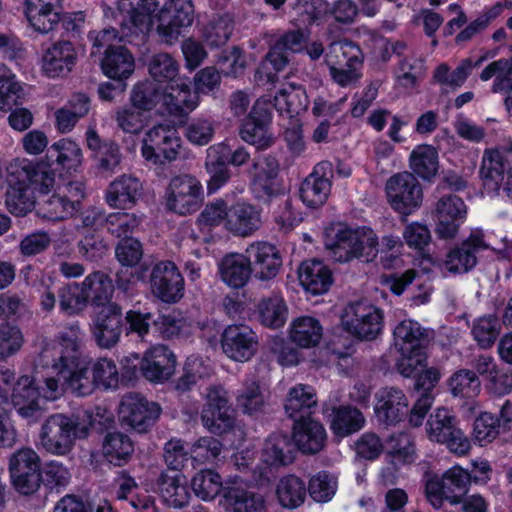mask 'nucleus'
<instances>
[{"label": "nucleus", "mask_w": 512, "mask_h": 512, "mask_svg": "<svg viewBox=\"0 0 512 512\" xmlns=\"http://www.w3.org/2000/svg\"><path fill=\"white\" fill-rule=\"evenodd\" d=\"M472 68L473 62L469 58L462 60L453 71H450V68L446 63H442L435 69L434 78L442 86L455 90L464 84L470 75Z\"/></svg>", "instance_id": "nucleus-56"}, {"label": "nucleus", "mask_w": 512, "mask_h": 512, "mask_svg": "<svg viewBox=\"0 0 512 512\" xmlns=\"http://www.w3.org/2000/svg\"><path fill=\"white\" fill-rule=\"evenodd\" d=\"M269 124L270 122L247 118L241 129L242 139L258 148L270 146L273 138L269 130Z\"/></svg>", "instance_id": "nucleus-60"}, {"label": "nucleus", "mask_w": 512, "mask_h": 512, "mask_svg": "<svg viewBox=\"0 0 512 512\" xmlns=\"http://www.w3.org/2000/svg\"><path fill=\"white\" fill-rule=\"evenodd\" d=\"M414 281H416V286L411 298L413 304L417 306L426 304L433 291L432 285L429 281L422 280L414 269L381 277L382 285L395 295H401Z\"/></svg>", "instance_id": "nucleus-29"}, {"label": "nucleus", "mask_w": 512, "mask_h": 512, "mask_svg": "<svg viewBox=\"0 0 512 512\" xmlns=\"http://www.w3.org/2000/svg\"><path fill=\"white\" fill-rule=\"evenodd\" d=\"M102 452L112 464L121 466L128 462L134 452V443L122 432L107 433L103 440Z\"/></svg>", "instance_id": "nucleus-47"}, {"label": "nucleus", "mask_w": 512, "mask_h": 512, "mask_svg": "<svg viewBox=\"0 0 512 512\" xmlns=\"http://www.w3.org/2000/svg\"><path fill=\"white\" fill-rule=\"evenodd\" d=\"M222 452V444L211 436L197 439L190 448V457L197 464L214 462Z\"/></svg>", "instance_id": "nucleus-64"}, {"label": "nucleus", "mask_w": 512, "mask_h": 512, "mask_svg": "<svg viewBox=\"0 0 512 512\" xmlns=\"http://www.w3.org/2000/svg\"><path fill=\"white\" fill-rule=\"evenodd\" d=\"M142 193L141 182L132 175H121L113 180L106 191L107 204L114 209H130Z\"/></svg>", "instance_id": "nucleus-30"}, {"label": "nucleus", "mask_w": 512, "mask_h": 512, "mask_svg": "<svg viewBox=\"0 0 512 512\" xmlns=\"http://www.w3.org/2000/svg\"><path fill=\"white\" fill-rule=\"evenodd\" d=\"M160 414L161 408L158 404L134 393L125 395L119 408L121 424L139 433L148 431Z\"/></svg>", "instance_id": "nucleus-14"}, {"label": "nucleus", "mask_w": 512, "mask_h": 512, "mask_svg": "<svg viewBox=\"0 0 512 512\" xmlns=\"http://www.w3.org/2000/svg\"><path fill=\"white\" fill-rule=\"evenodd\" d=\"M395 347L399 352L409 353L425 349L428 334L417 321L406 319L394 328Z\"/></svg>", "instance_id": "nucleus-40"}, {"label": "nucleus", "mask_w": 512, "mask_h": 512, "mask_svg": "<svg viewBox=\"0 0 512 512\" xmlns=\"http://www.w3.org/2000/svg\"><path fill=\"white\" fill-rule=\"evenodd\" d=\"M203 200L201 182L190 174L171 178L165 194L166 208L179 215L195 212Z\"/></svg>", "instance_id": "nucleus-11"}, {"label": "nucleus", "mask_w": 512, "mask_h": 512, "mask_svg": "<svg viewBox=\"0 0 512 512\" xmlns=\"http://www.w3.org/2000/svg\"><path fill=\"white\" fill-rule=\"evenodd\" d=\"M45 161L47 168L43 169L55 178V171L77 172L83 164L84 157L81 147L75 141L63 138L50 146Z\"/></svg>", "instance_id": "nucleus-24"}, {"label": "nucleus", "mask_w": 512, "mask_h": 512, "mask_svg": "<svg viewBox=\"0 0 512 512\" xmlns=\"http://www.w3.org/2000/svg\"><path fill=\"white\" fill-rule=\"evenodd\" d=\"M478 176L486 193L502 192L512 199V142L507 146L484 149Z\"/></svg>", "instance_id": "nucleus-4"}, {"label": "nucleus", "mask_w": 512, "mask_h": 512, "mask_svg": "<svg viewBox=\"0 0 512 512\" xmlns=\"http://www.w3.org/2000/svg\"><path fill=\"white\" fill-rule=\"evenodd\" d=\"M224 354L233 361H249L257 352L258 337L247 325H229L221 338Z\"/></svg>", "instance_id": "nucleus-18"}, {"label": "nucleus", "mask_w": 512, "mask_h": 512, "mask_svg": "<svg viewBox=\"0 0 512 512\" xmlns=\"http://www.w3.org/2000/svg\"><path fill=\"white\" fill-rule=\"evenodd\" d=\"M150 281L152 293L163 302L174 303L183 296V277L170 261L157 263L152 270Z\"/></svg>", "instance_id": "nucleus-20"}, {"label": "nucleus", "mask_w": 512, "mask_h": 512, "mask_svg": "<svg viewBox=\"0 0 512 512\" xmlns=\"http://www.w3.org/2000/svg\"><path fill=\"white\" fill-rule=\"evenodd\" d=\"M456 427L455 416L446 408H437L430 414L425 430L431 442L441 444Z\"/></svg>", "instance_id": "nucleus-51"}, {"label": "nucleus", "mask_w": 512, "mask_h": 512, "mask_svg": "<svg viewBox=\"0 0 512 512\" xmlns=\"http://www.w3.org/2000/svg\"><path fill=\"white\" fill-rule=\"evenodd\" d=\"M190 485L198 499L212 502L225 494L227 479L223 481L221 475L212 469H202L193 475Z\"/></svg>", "instance_id": "nucleus-42"}, {"label": "nucleus", "mask_w": 512, "mask_h": 512, "mask_svg": "<svg viewBox=\"0 0 512 512\" xmlns=\"http://www.w3.org/2000/svg\"><path fill=\"white\" fill-rule=\"evenodd\" d=\"M158 489L161 498L170 507L182 508L189 503L187 479L181 472H162L158 479Z\"/></svg>", "instance_id": "nucleus-37"}, {"label": "nucleus", "mask_w": 512, "mask_h": 512, "mask_svg": "<svg viewBox=\"0 0 512 512\" xmlns=\"http://www.w3.org/2000/svg\"><path fill=\"white\" fill-rule=\"evenodd\" d=\"M245 255L251 272L260 280L273 279L282 267L279 250L268 242L256 241L249 244L245 249Z\"/></svg>", "instance_id": "nucleus-22"}, {"label": "nucleus", "mask_w": 512, "mask_h": 512, "mask_svg": "<svg viewBox=\"0 0 512 512\" xmlns=\"http://www.w3.org/2000/svg\"><path fill=\"white\" fill-rule=\"evenodd\" d=\"M176 356L164 345H155L145 351L141 359V374L150 382L163 383L176 370Z\"/></svg>", "instance_id": "nucleus-23"}, {"label": "nucleus", "mask_w": 512, "mask_h": 512, "mask_svg": "<svg viewBox=\"0 0 512 512\" xmlns=\"http://www.w3.org/2000/svg\"><path fill=\"white\" fill-rule=\"evenodd\" d=\"M259 321L266 327H282L288 317V307L280 295L262 299L257 306Z\"/></svg>", "instance_id": "nucleus-50"}, {"label": "nucleus", "mask_w": 512, "mask_h": 512, "mask_svg": "<svg viewBox=\"0 0 512 512\" xmlns=\"http://www.w3.org/2000/svg\"><path fill=\"white\" fill-rule=\"evenodd\" d=\"M223 503L228 512H269V503L266 497L261 493L246 489L237 476L227 478Z\"/></svg>", "instance_id": "nucleus-19"}, {"label": "nucleus", "mask_w": 512, "mask_h": 512, "mask_svg": "<svg viewBox=\"0 0 512 512\" xmlns=\"http://www.w3.org/2000/svg\"><path fill=\"white\" fill-rule=\"evenodd\" d=\"M489 247L482 230H474L460 246L448 252L442 264V269L450 274L467 273L477 264L476 254L489 249Z\"/></svg>", "instance_id": "nucleus-17"}, {"label": "nucleus", "mask_w": 512, "mask_h": 512, "mask_svg": "<svg viewBox=\"0 0 512 512\" xmlns=\"http://www.w3.org/2000/svg\"><path fill=\"white\" fill-rule=\"evenodd\" d=\"M10 383L8 398L0 397V402L10 403L23 418L37 419L41 416L44 411V402L40 395V388L34 384V379L22 376L15 383L13 378Z\"/></svg>", "instance_id": "nucleus-16"}, {"label": "nucleus", "mask_w": 512, "mask_h": 512, "mask_svg": "<svg viewBox=\"0 0 512 512\" xmlns=\"http://www.w3.org/2000/svg\"><path fill=\"white\" fill-rule=\"evenodd\" d=\"M260 460L268 467H281L292 463L294 456L289 438L281 434L270 435L263 443Z\"/></svg>", "instance_id": "nucleus-43"}, {"label": "nucleus", "mask_w": 512, "mask_h": 512, "mask_svg": "<svg viewBox=\"0 0 512 512\" xmlns=\"http://www.w3.org/2000/svg\"><path fill=\"white\" fill-rule=\"evenodd\" d=\"M440 378V370L434 367L427 368L418 374L416 379V387L418 389H423L425 392L417 399L411 409L409 422L412 426L418 427L422 424L434 400L429 391H431L436 386Z\"/></svg>", "instance_id": "nucleus-35"}, {"label": "nucleus", "mask_w": 512, "mask_h": 512, "mask_svg": "<svg viewBox=\"0 0 512 512\" xmlns=\"http://www.w3.org/2000/svg\"><path fill=\"white\" fill-rule=\"evenodd\" d=\"M385 190L390 206L404 216L412 214L422 204V186L413 173L406 171L391 176Z\"/></svg>", "instance_id": "nucleus-12"}, {"label": "nucleus", "mask_w": 512, "mask_h": 512, "mask_svg": "<svg viewBox=\"0 0 512 512\" xmlns=\"http://www.w3.org/2000/svg\"><path fill=\"white\" fill-rule=\"evenodd\" d=\"M163 88L154 81H145L134 86L130 103L139 110L147 113L157 105H162Z\"/></svg>", "instance_id": "nucleus-52"}, {"label": "nucleus", "mask_w": 512, "mask_h": 512, "mask_svg": "<svg viewBox=\"0 0 512 512\" xmlns=\"http://www.w3.org/2000/svg\"><path fill=\"white\" fill-rule=\"evenodd\" d=\"M157 33L168 44L175 43L193 24L195 9L191 0H166L158 11Z\"/></svg>", "instance_id": "nucleus-10"}, {"label": "nucleus", "mask_w": 512, "mask_h": 512, "mask_svg": "<svg viewBox=\"0 0 512 512\" xmlns=\"http://www.w3.org/2000/svg\"><path fill=\"white\" fill-rule=\"evenodd\" d=\"M409 167L423 180L433 179L439 169L438 151L432 145H417L410 153Z\"/></svg>", "instance_id": "nucleus-46"}, {"label": "nucleus", "mask_w": 512, "mask_h": 512, "mask_svg": "<svg viewBox=\"0 0 512 512\" xmlns=\"http://www.w3.org/2000/svg\"><path fill=\"white\" fill-rule=\"evenodd\" d=\"M12 484L22 494L36 491L40 483V458L31 448L16 451L9 460Z\"/></svg>", "instance_id": "nucleus-15"}, {"label": "nucleus", "mask_w": 512, "mask_h": 512, "mask_svg": "<svg viewBox=\"0 0 512 512\" xmlns=\"http://www.w3.org/2000/svg\"><path fill=\"white\" fill-rule=\"evenodd\" d=\"M180 137L175 126L159 124L150 128L143 140L141 154L153 164L176 159L180 150Z\"/></svg>", "instance_id": "nucleus-13"}, {"label": "nucleus", "mask_w": 512, "mask_h": 512, "mask_svg": "<svg viewBox=\"0 0 512 512\" xmlns=\"http://www.w3.org/2000/svg\"><path fill=\"white\" fill-rule=\"evenodd\" d=\"M122 309L116 303L101 308L96 315L92 328L97 344L109 349L116 345L121 336Z\"/></svg>", "instance_id": "nucleus-26"}, {"label": "nucleus", "mask_w": 512, "mask_h": 512, "mask_svg": "<svg viewBox=\"0 0 512 512\" xmlns=\"http://www.w3.org/2000/svg\"><path fill=\"white\" fill-rule=\"evenodd\" d=\"M7 183L6 208L15 216H25L35 206V191L49 194L55 186V178L31 160L17 158L7 166Z\"/></svg>", "instance_id": "nucleus-2"}, {"label": "nucleus", "mask_w": 512, "mask_h": 512, "mask_svg": "<svg viewBox=\"0 0 512 512\" xmlns=\"http://www.w3.org/2000/svg\"><path fill=\"white\" fill-rule=\"evenodd\" d=\"M158 11L157 0H139L129 12V20L136 31L147 33L158 23Z\"/></svg>", "instance_id": "nucleus-53"}, {"label": "nucleus", "mask_w": 512, "mask_h": 512, "mask_svg": "<svg viewBox=\"0 0 512 512\" xmlns=\"http://www.w3.org/2000/svg\"><path fill=\"white\" fill-rule=\"evenodd\" d=\"M325 60L327 65H361V51L351 41H337L330 44Z\"/></svg>", "instance_id": "nucleus-54"}, {"label": "nucleus", "mask_w": 512, "mask_h": 512, "mask_svg": "<svg viewBox=\"0 0 512 512\" xmlns=\"http://www.w3.org/2000/svg\"><path fill=\"white\" fill-rule=\"evenodd\" d=\"M115 120L118 128L123 132L137 134L147 124L148 115L131 104L118 109L115 113Z\"/></svg>", "instance_id": "nucleus-62"}, {"label": "nucleus", "mask_w": 512, "mask_h": 512, "mask_svg": "<svg viewBox=\"0 0 512 512\" xmlns=\"http://www.w3.org/2000/svg\"><path fill=\"white\" fill-rule=\"evenodd\" d=\"M221 280L231 288L244 287L250 280L251 269L245 254L230 253L218 263Z\"/></svg>", "instance_id": "nucleus-38"}, {"label": "nucleus", "mask_w": 512, "mask_h": 512, "mask_svg": "<svg viewBox=\"0 0 512 512\" xmlns=\"http://www.w3.org/2000/svg\"><path fill=\"white\" fill-rule=\"evenodd\" d=\"M298 279L303 289L311 295L326 293L332 283L331 270L319 260H306L298 269Z\"/></svg>", "instance_id": "nucleus-32"}, {"label": "nucleus", "mask_w": 512, "mask_h": 512, "mask_svg": "<svg viewBox=\"0 0 512 512\" xmlns=\"http://www.w3.org/2000/svg\"><path fill=\"white\" fill-rule=\"evenodd\" d=\"M201 421L213 434L223 435L236 428L235 411L230 404L228 392L223 387L208 388Z\"/></svg>", "instance_id": "nucleus-8"}, {"label": "nucleus", "mask_w": 512, "mask_h": 512, "mask_svg": "<svg viewBox=\"0 0 512 512\" xmlns=\"http://www.w3.org/2000/svg\"><path fill=\"white\" fill-rule=\"evenodd\" d=\"M309 101L305 89L296 84L281 88L274 97V106L280 114L294 117L306 111Z\"/></svg>", "instance_id": "nucleus-44"}, {"label": "nucleus", "mask_w": 512, "mask_h": 512, "mask_svg": "<svg viewBox=\"0 0 512 512\" xmlns=\"http://www.w3.org/2000/svg\"><path fill=\"white\" fill-rule=\"evenodd\" d=\"M261 226L260 211L253 205L238 202L229 208L226 230L236 236L252 235Z\"/></svg>", "instance_id": "nucleus-33"}, {"label": "nucleus", "mask_w": 512, "mask_h": 512, "mask_svg": "<svg viewBox=\"0 0 512 512\" xmlns=\"http://www.w3.org/2000/svg\"><path fill=\"white\" fill-rule=\"evenodd\" d=\"M327 439L324 426L312 418H301L293 426V440L306 454H316L323 449Z\"/></svg>", "instance_id": "nucleus-31"}, {"label": "nucleus", "mask_w": 512, "mask_h": 512, "mask_svg": "<svg viewBox=\"0 0 512 512\" xmlns=\"http://www.w3.org/2000/svg\"><path fill=\"white\" fill-rule=\"evenodd\" d=\"M383 312L367 301L347 304L340 315L341 327L360 340H374L383 330Z\"/></svg>", "instance_id": "nucleus-6"}, {"label": "nucleus", "mask_w": 512, "mask_h": 512, "mask_svg": "<svg viewBox=\"0 0 512 512\" xmlns=\"http://www.w3.org/2000/svg\"><path fill=\"white\" fill-rule=\"evenodd\" d=\"M323 337V326L312 316H300L292 320L289 326V339L301 348L317 346Z\"/></svg>", "instance_id": "nucleus-41"}, {"label": "nucleus", "mask_w": 512, "mask_h": 512, "mask_svg": "<svg viewBox=\"0 0 512 512\" xmlns=\"http://www.w3.org/2000/svg\"><path fill=\"white\" fill-rule=\"evenodd\" d=\"M86 300L89 299L97 306L103 308L110 304L114 292L112 280L102 272L89 274L81 284Z\"/></svg>", "instance_id": "nucleus-48"}, {"label": "nucleus", "mask_w": 512, "mask_h": 512, "mask_svg": "<svg viewBox=\"0 0 512 512\" xmlns=\"http://www.w3.org/2000/svg\"><path fill=\"white\" fill-rule=\"evenodd\" d=\"M364 425L365 418L356 408L341 406L333 410L330 428L337 437H347L361 430Z\"/></svg>", "instance_id": "nucleus-49"}, {"label": "nucleus", "mask_w": 512, "mask_h": 512, "mask_svg": "<svg viewBox=\"0 0 512 512\" xmlns=\"http://www.w3.org/2000/svg\"><path fill=\"white\" fill-rule=\"evenodd\" d=\"M307 487L305 482L295 475L281 477L275 485V496L278 503L288 509H294L305 501Z\"/></svg>", "instance_id": "nucleus-45"}, {"label": "nucleus", "mask_w": 512, "mask_h": 512, "mask_svg": "<svg viewBox=\"0 0 512 512\" xmlns=\"http://www.w3.org/2000/svg\"><path fill=\"white\" fill-rule=\"evenodd\" d=\"M54 193L41 204L38 214L49 221H60L73 216L79 211L81 201L85 198V186L81 181H71L56 185Z\"/></svg>", "instance_id": "nucleus-9"}, {"label": "nucleus", "mask_w": 512, "mask_h": 512, "mask_svg": "<svg viewBox=\"0 0 512 512\" xmlns=\"http://www.w3.org/2000/svg\"><path fill=\"white\" fill-rule=\"evenodd\" d=\"M161 97L162 106L171 115L190 112L198 106V95L190 90L188 83L183 79H177L175 83L167 85Z\"/></svg>", "instance_id": "nucleus-34"}, {"label": "nucleus", "mask_w": 512, "mask_h": 512, "mask_svg": "<svg viewBox=\"0 0 512 512\" xmlns=\"http://www.w3.org/2000/svg\"><path fill=\"white\" fill-rule=\"evenodd\" d=\"M100 66L106 77L123 81L133 74L135 60L133 55L123 46L110 47L105 50Z\"/></svg>", "instance_id": "nucleus-36"}, {"label": "nucleus", "mask_w": 512, "mask_h": 512, "mask_svg": "<svg viewBox=\"0 0 512 512\" xmlns=\"http://www.w3.org/2000/svg\"><path fill=\"white\" fill-rule=\"evenodd\" d=\"M236 401L243 413L254 415L262 411L265 405V396L259 385L255 382L247 383L237 392Z\"/></svg>", "instance_id": "nucleus-58"}, {"label": "nucleus", "mask_w": 512, "mask_h": 512, "mask_svg": "<svg viewBox=\"0 0 512 512\" xmlns=\"http://www.w3.org/2000/svg\"><path fill=\"white\" fill-rule=\"evenodd\" d=\"M87 435V426L81 425L73 417L57 413L43 422L39 433V445L49 454L66 456L74 449L76 440Z\"/></svg>", "instance_id": "nucleus-5"}, {"label": "nucleus", "mask_w": 512, "mask_h": 512, "mask_svg": "<svg viewBox=\"0 0 512 512\" xmlns=\"http://www.w3.org/2000/svg\"><path fill=\"white\" fill-rule=\"evenodd\" d=\"M325 245L331 257L340 263H348L354 259L370 262L379 251L377 235L366 227L339 226L333 236L327 238Z\"/></svg>", "instance_id": "nucleus-3"}, {"label": "nucleus", "mask_w": 512, "mask_h": 512, "mask_svg": "<svg viewBox=\"0 0 512 512\" xmlns=\"http://www.w3.org/2000/svg\"><path fill=\"white\" fill-rule=\"evenodd\" d=\"M453 396L474 397L480 391V381L476 374L467 369L455 372L448 381Z\"/></svg>", "instance_id": "nucleus-59"}, {"label": "nucleus", "mask_w": 512, "mask_h": 512, "mask_svg": "<svg viewBox=\"0 0 512 512\" xmlns=\"http://www.w3.org/2000/svg\"><path fill=\"white\" fill-rule=\"evenodd\" d=\"M325 166L326 164H319L300 186V198L308 207H319L328 199L331 183L323 173Z\"/></svg>", "instance_id": "nucleus-39"}, {"label": "nucleus", "mask_w": 512, "mask_h": 512, "mask_svg": "<svg viewBox=\"0 0 512 512\" xmlns=\"http://www.w3.org/2000/svg\"><path fill=\"white\" fill-rule=\"evenodd\" d=\"M212 373L211 362L199 356L192 355L187 358L184 368V375L180 378L178 389L186 390L199 379L210 376Z\"/></svg>", "instance_id": "nucleus-57"}, {"label": "nucleus", "mask_w": 512, "mask_h": 512, "mask_svg": "<svg viewBox=\"0 0 512 512\" xmlns=\"http://www.w3.org/2000/svg\"><path fill=\"white\" fill-rule=\"evenodd\" d=\"M253 191L257 198H271L284 191L279 179V164L274 157L265 156L254 163Z\"/></svg>", "instance_id": "nucleus-28"}, {"label": "nucleus", "mask_w": 512, "mask_h": 512, "mask_svg": "<svg viewBox=\"0 0 512 512\" xmlns=\"http://www.w3.org/2000/svg\"><path fill=\"white\" fill-rule=\"evenodd\" d=\"M87 300L82 286L76 283L69 284L59 291V308L67 315H75L83 311Z\"/></svg>", "instance_id": "nucleus-63"}, {"label": "nucleus", "mask_w": 512, "mask_h": 512, "mask_svg": "<svg viewBox=\"0 0 512 512\" xmlns=\"http://www.w3.org/2000/svg\"><path fill=\"white\" fill-rule=\"evenodd\" d=\"M62 8V0H25L24 15L35 32L48 34L60 23Z\"/></svg>", "instance_id": "nucleus-25"}, {"label": "nucleus", "mask_w": 512, "mask_h": 512, "mask_svg": "<svg viewBox=\"0 0 512 512\" xmlns=\"http://www.w3.org/2000/svg\"><path fill=\"white\" fill-rule=\"evenodd\" d=\"M374 411L377 419L395 424L407 415L409 401L404 392L395 387H384L375 395Z\"/></svg>", "instance_id": "nucleus-27"}, {"label": "nucleus", "mask_w": 512, "mask_h": 512, "mask_svg": "<svg viewBox=\"0 0 512 512\" xmlns=\"http://www.w3.org/2000/svg\"><path fill=\"white\" fill-rule=\"evenodd\" d=\"M84 48L67 39H58L42 51L39 65L41 73L49 79L66 78L84 55Z\"/></svg>", "instance_id": "nucleus-7"}, {"label": "nucleus", "mask_w": 512, "mask_h": 512, "mask_svg": "<svg viewBox=\"0 0 512 512\" xmlns=\"http://www.w3.org/2000/svg\"><path fill=\"white\" fill-rule=\"evenodd\" d=\"M499 435V427L495 416L490 412H482L473 423L472 439L480 445L492 443Z\"/></svg>", "instance_id": "nucleus-61"}, {"label": "nucleus", "mask_w": 512, "mask_h": 512, "mask_svg": "<svg viewBox=\"0 0 512 512\" xmlns=\"http://www.w3.org/2000/svg\"><path fill=\"white\" fill-rule=\"evenodd\" d=\"M83 337L79 326L71 325L47 343L39 357L41 365L58 371L67 389L78 396L89 395L97 387L91 369L80 367L78 363V350Z\"/></svg>", "instance_id": "nucleus-1"}, {"label": "nucleus", "mask_w": 512, "mask_h": 512, "mask_svg": "<svg viewBox=\"0 0 512 512\" xmlns=\"http://www.w3.org/2000/svg\"><path fill=\"white\" fill-rule=\"evenodd\" d=\"M288 62V57L279 52V47H272L265 60L260 64L255 79L258 84H273L277 81V73L282 71Z\"/></svg>", "instance_id": "nucleus-55"}, {"label": "nucleus", "mask_w": 512, "mask_h": 512, "mask_svg": "<svg viewBox=\"0 0 512 512\" xmlns=\"http://www.w3.org/2000/svg\"><path fill=\"white\" fill-rule=\"evenodd\" d=\"M466 215L467 207L460 197L456 195L441 197L434 210L438 236L443 239L455 237Z\"/></svg>", "instance_id": "nucleus-21"}]
</instances>
